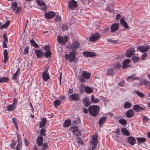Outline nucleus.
<instances>
[{"mask_svg": "<svg viewBox=\"0 0 150 150\" xmlns=\"http://www.w3.org/2000/svg\"><path fill=\"white\" fill-rule=\"evenodd\" d=\"M57 41L59 43L62 45L65 44L68 41L66 38L59 36L57 37Z\"/></svg>", "mask_w": 150, "mask_h": 150, "instance_id": "6", "label": "nucleus"}, {"mask_svg": "<svg viewBox=\"0 0 150 150\" xmlns=\"http://www.w3.org/2000/svg\"><path fill=\"white\" fill-rule=\"evenodd\" d=\"M19 71V69L18 68V69L16 73L14 74H12V79L16 82H17L18 81L17 78L20 74Z\"/></svg>", "mask_w": 150, "mask_h": 150, "instance_id": "13", "label": "nucleus"}, {"mask_svg": "<svg viewBox=\"0 0 150 150\" xmlns=\"http://www.w3.org/2000/svg\"><path fill=\"white\" fill-rule=\"evenodd\" d=\"M17 139L18 144L17 145L16 148V150H20V149L22 148V139L21 136L19 134H17Z\"/></svg>", "mask_w": 150, "mask_h": 150, "instance_id": "11", "label": "nucleus"}, {"mask_svg": "<svg viewBox=\"0 0 150 150\" xmlns=\"http://www.w3.org/2000/svg\"><path fill=\"white\" fill-rule=\"evenodd\" d=\"M30 42L31 43V45L33 47L35 48H38L39 46L36 43L35 41L33 40H30Z\"/></svg>", "mask_w": 150, "mask_h": 150, "instance_id": "42", "label": "nucleus"}, {"mask_svg": "<svg viewBox=\"0 0 150 150\" xmlns=\"http://www.w3.org/2000/svg\"><path fill=\"white\" fill-rule=\"evenodd\" d=\"M50 48V47L49 46L47 45L46 46H45L44 47V49L45 51H48L50 50L49 49Z\"/></svg>", "mask_w": 150, "mask_h": 150, "instance_id": "64", "label": "nucleus"}, {"mask_svg": "<svg viewBox=\"0 0 150 150\" xmlns=\"http://www.w3.org/2000/svg\"><path fill=\"white\" fill-rule=\"evenodd\" d=\"M8 80V79L6 77H0V83L7 82Z\"/></svg>", "mask_w": 150, "mask_h": 150, "instance_id": "45", "label": "nucleus"}, {"mask_svg": "<svg viewBox=\"0 0 150 150\" xmlns=\"http://www.w3.org/2000/svg\"><path fill=\"white\" fill-rule=\"evenodd\" d=\"M120 22L121 25L123 26L126 29H129L128 25L127 22L124 20L123 18H122L120 20Z\"/></svg>", "mask_w": 150, "mask_h": 150, "instance_id": "21", "label": "nucleus"}, {"mask_svg": "<svg viewBox=\"0 0 150 150\" xmlns=\"http://www.w3.org/2000/svg\"><path fill=\"white\" fill-rule=\"evenodd\" d=\"M122 133L125 135L129 136V131L125 128H122L121 129Z\"/></svg>", "mask_w": 150, "mask_h": 150, "instance_id": "31", "label": "nucleus"}, {"mask_svg": "<svg viewBox=\"0 0 150 150\" xmlns=\"http://www.w3.org/2000/svg\"><path fill=\"white\" fill-rule=\"evenodd\" d=\"M134 114V111L131 110H129L125 112L126 115L128 118H130L133 117Z\"/></svg>", "mask_w": 150, "mask_h": 150, "instance_id": "23", "label": "nucleus"}, {"mask_svg": "<svg viewBox=\"0 0 150 150\" xmlns=\"http://www.w3.org/2000/svg\"><path fill=\"white\" fill-rule=\"evenodd\" d=\"M137 139L139 144L143 143L146 141V139L144 138L143 137L137 138Z\"/></svg>", "mask_w": 150, "mask_h": 150, "instance_id": "32", "label": "nucleus"}, {"mask_svg": "<svg viewBox=\"0 0 150 150\" xmlns=\"http://www.w3.org/2000/svg\"><path fill=\"white\" fill-rule=\"evenodd\" d=\"M106 71V74L107 76H112L115 74V70L114 68H108Z\"/></svg>", "mask_w": 150, "mask_h": 150, "instance_id": "9", "label": "nucleus"}, {"mask_svg": "<svg viewBox=\"0 0 150 150\" xmlns=\"http://www.w3.org/2000/svg\"><path fill=\"white\" fill-rule=\"evenodd\" d=\"M54 106L56 108L61 104V102L59 100H56L53 102Z\"/></svg>", "mask_w": 150, "mask_h": 150, "instance_id": "35", "label": "nucleus"}, {"mask_svg": "<svg viewBox=\"0 0 150 150\" xmlns=\"http://www.w3.org/2000/svg\"><path fill=\"white\" fill-rule=\"evenodd\" d=\"M138 78L135 75H133L131 76H129L127 78V80H131L132 81H134L135 79H138Z\"/></svg>", "mask_w": 150, "mask_h": 150, "instance_id": "40", "label": "nucleus"}, {"mask_svg": "<svg viewBox=\"0 0 150 150\" xmlns=\"http://www.w3.org/2000/svg\"><path fill=\"white\" fill-rule=\"evenodd\" d=\"M115 68L114 69H119L121 66V65L119 63L117 62L115 63L114 65Z\"/></svg>", "mask_w": 150, "mask_h": 150, "instance_id": "48", "label": "nucleus"}, {"mask_svg": "<svg viewBox=\"0 0 150 150\" xmlns=\"http://www.w3.org/2000/svg\"><path fill=\"white\" fill-rule=\"evenodd\" d=\"M46 132V130L45 129L42 128L40 131V136H45V133Z\"/></svg>", "mask_w": 150, "mask_h": 150, "instance_id": "49", "label": "nucleus"}, {"mask_svg": "<svg viewBox=\"0 0 150 150\" xmlns=\"http://www.w3.org/2000/svg\"><path fill=\"white\" fill-rule=\"evenodd\" d=\"M3 54L4 56V59L3 62L6 63L8 60V53L6 49H5L3 52Z\"/></svg>", "mask_w": 150, "mask_h": 150, "instance_id": "26", "label": "nucleus"}, {"mask_svg": "<svg viewBox=\"0 0 150 150\" xmlns=\"http://www.w3.org/2000/svg\"><path fill=\"white\" fill-rule=\"evenodd\" d=\"M85 91L87 93H89L92 92L93 90L91 88L86 86L85 88Z\"/></svg>", "mask_w": 150, "mask_h": 150, "instance_id": "39", "label": "nucleus"}, {"mask_svg": "<svg viewBox=\"0 0 150 150\" xmlns=\"http://www.w3.org/2000/svg\"><path fill=\"white\" fill-rule=\"evenodd\" d=\"M100 37V35L98 33L93 34L89 38L91 42H93L98 40Z\"/></svg>", "mask_w": 150, "mask_h": 150, "instance_id": "5", "label": "nucleus"}, {"mask_svg": "<svg viewBox=\"0 0 150 150\" xmlns=\"http://www.w3.org/2000/svg\"><path fill=\"white\" fill-rule=\"evenodd\" d=\"M15 108L13 104L9 105L7 107V110L8 111H12Z\"/></svg>", "mask_w": 150, "mask_h": 150, "instance_id": "41", "label": "nucleus"}, {"mask_svg": "<svg viewBox=\"0 0 150 150\" xmlns=\"http://www.w3.org/2000/svg\"><path fill=\"white\" fill-rule=\"evenodd\" d=\"M68 28L67 26L66 25L64 24L62 25V28L63 30H64L67 29Z\"/></svg>", "mask_w": 150, "mask_h": 150, "instance_id": "63", "label": "nucleus"}, {"mask_svg": "<svg viewBox=\"0 0 150 150\" xmlns=\"http://www.w3.org/2000/svg\"><path fill=\"white\" fill-rule=\"evenodd\" d=\"M35 53L36 55L38 58H41L42 57L44 54V52L41 50H37Z\"/></svg>", "mask_w": 150, "mask_h": 150, "instance_id": "19", "label": "nucleus"}, {"mask_svg": "<svg viewBox=\"0 0 150 150\" xmlns=\"http://www.w3.org/2000/svg\"><path fill=\"white\" fill-rule=\"evenodd\" d=\"M107 117L106 116H103L99 119L98 121L99 125L100 126L104 124L106 121Z\"/></svg>", "mask_w": 150, "mask_h": 150, "instance_id": "25", "label": "nucleus"}, {"mask_svg": "<svg viewBox=\"0 0 150 150\" xmlns=\"http://www.w3.org/2000/svg\"><path fill=\"white\" fill-rule=\"evenodd\" d=\"M100 107L98 105H93L88 107V111L90 114L93 116L96 117L99 113Z\"/></svg>", "mask_w": 150, "mask_h": 150, "instance_id": "1", "label": "nucleus"}, {"mask_svg": "<svg viewBox=\"0 0 150 150\" xmlns=\"http://www.w3.org/2000/svg\"><path fill=\"white\" fill-rule=\"evenodd\" d=\"M43 139L42 136H39L37 139L36 142L38 145L40 146H42L43 144Z\"/></svg>", "mask_w": 150, "mask_h": 150, "instance_id": "18", "label": "nucleus"}, {"mask_svg": "<svg viewBox=\"0 0 150 150\" xmlns=\"http://www.w3.org/2000/svg\"><path fill=\"white\" fill-rule=\"evenodd\" d=\"M83 54L84 56L87 57H93L96 55V54L93 52L87 51L83 52Z\"/></svg>", "mask_w": 150, "mask_h": 150, "instance_id": "20", "label": "nucleus"}, {"mask_svg": "<svg viewBox=\"0 0 150 150\" xmlns=\"http://www.w3.org/2000/svg\"><path fill=\"white\" fill-rule=\"evenodd\" d=\"M74 134L77 136H79L81 135V131L79 130L74 133Z\"/></svg>", "mask_w": 150, "mask_h": 150, "instance_id": "60", "label": "nucleus"}, {"mask_svg": "<svg viewBox=\"0 0 150 150\" xmlns=\"http://www.w3.org/2000/svg\"><path fill=\"white\" fill-rule=\"evenodd\" d=\"M16 142L14 141H12L11 144L10 145V146L12 149H15V146L16 145Z\"/></svg>", "mask_w": 150, "mask_h": 150, "instance_id": "50", "label": "nucleus"}, {"mask_svg": "<svg viewBox=\"0 0 150 150\" xmlns=\"http://www.w3.org/2000/svg\"><path fill=\"white\" fill-rule=\"evenodd\" d=\"M140 58L139 57L133 56L132 57V60L134 63H137L139 60Z\"/></svg>", "mask_w": 150, "mask_h": 150, "instance_id": "44", "label": "nucleus"}, {"mask_svg": "<svg viewBox=\"0 0 150 150\" xmlns=\"http://www.w3.org/2000/svg\"><path fill=\"white\" fill-rule=\"evenodd\" d=\"M48 69L45 71H44L42 74V77L45 81H46L50 79V76L48 72Z\"/></svg>", "mask_w": 150, "mask_h": 150, "instance_id": "22", "label": "nucleus"}, {"mask_svg": "<svg viewBox=\"0 0 150 150\" xmlns=\"http://www.w3.org/2000/svg\"><path fill=\"white\" fill-rule=\"evenodd\" d=\"M80 43L79 42L76 40L74 41L68 47L70 49L73 50H76L79 47Z\"/></svg>", "mask_w": 150, "mask_h": 150, "instance_id": "3", "label": "nucleus"}, {"mask_svg": "<svg viewBox=\"0 0 150 150\" xmlns=\"http://www.w3.org/2000/svg\"><path fill=\"white\" fill-rule=\"evenodd\" d=\"M71 124V120L70 119L65 120L63 124V127H67L69 126Z\"/></svg>", "mask_w": 150, "mask_h": 150, "instance_id": "29", "label": "nucleus"}, {"mask_svg": "<svg viewBox=\"0 0 150 150\" xmlns=\"http://www.w3.org/2000/svg\"><path fill=\"white\" fill-rule=\"evenodd\" d=\"M36 1L40 6L45 5V2L42 0H36Z\"/></svg>", "mask_w": 150, "mask_h": 150, "instance_id": "43", "label": "nucleus"}, {"mask_svg": "<svg viewBox=\"0 0 150 150\" xmlns=\"http://www.w3.org/2000/svg\"><path fill=\"white\" fill-rule=\"evenodd\" d=\"M82 75L84 78L88 79L90 78L91 74L86 71H83L82 72Z\"/></svg>", "mask_w": 150, "mask_h": 150, "instance_id": "24", "label": "nucleus"}, {"mask_svg": "<svg viewBox=\"0 0 150 150\" xmlns=\"http://www.w3.org/2000/svg\"><path fill=\"white\" fill-rule=\"evenodd\" d=\"M107 41L109 42H110L113 43H116L117 42V40H114L111 39H108Z\"/></svg>", "mask_w": 150, "mask_h": 150, "instance_id": "62", "label": "nucleus"}, {"mask_svg": "<svg viewBox=\"0 0 150 150\" xmlns=\"http://www.w3.org/2000/svg\"><path fill=\"white\" fill-rule=\"evenodd\" d=\"M51 54V53L50 50H49L46 51L45 54V56L47 58H49L50 57Z\"/></svg>", "mask_w": 150, "mask_h": 150, "instance_id": "46", "label": "nucleus"}, {"mask_svg": "<svg viewBox=\"0 0 150 150\" xmlns=\"http://www.w3.org/2000/svg\"><path fill=\"white\" fill-rule=\"evenodd\" d=\"M141 85H143L146 86L147 88L150 90V82L145 79H142L140 80Z\"/></svg>", "mask_w": 150, "mask_h": 150, "instance_id": "10", "label": "nucleus"}, {"mask_svg": "<svg viewBox=\"0 0 150 150\" xmlns=\"http://www.w3.org/2000/svg\"><path fill=\"white\" fill-rule=\"evenodd\" d=\"M10 24V21H7L4 24L2 25L0 27V28L2 29L8 27Z\"/></svg>", "mask_w": 150, "mask_h": 150, "instance_id": "34", "label": "nucleus"}, {"mask_svg": "<svg viewBox=\"0 0 150 150\" xmlns=\"http://www.w3.org/2000/svg\"><path fill=\"white\" fill-rule=\"evenodd\" d=\"M76 51H73L69 53V54H66L64 57L66 60L69 59L70 62L74 61L76 54Z\"/></svg>", "mask_w": 150, "mask_h": 150, "instance_id": "2", "label": "nucleus"}, {"mask_svg": "<svg viewBox=\"0 0 150 150\" xmlns=\"http://www.w3.org/2000/svg\"><path fill=\"white\" fill-rule=\"evenodd\" d=\"M134 92L138 96L141 98H143L145 96V95L143 93L140 92L138 91L137 90H135Z\"/></svg>", "mask_w": 150, "mask_h": 150, "instance_id": "38", "label": "nucleus"}, {"mask_svg": "<svg viewBox=\"0 0 150 150\" xmlns=\"http://www.w3.org/2000/svg\"><path fill=\"white\" fill-rule=\"evenodd\" d=\"M76 140V141H77L79 144H81L82 145L83 144V142L81 138L77 137Z\"/></svg>", "mask_w": 150, "mask_h": 150, "instance_id": "53", "label": "nucleus"}, {"mask_svg": "<svg viewBox=\"0 0 150 150\" xmlns=\"http://www.w3.org/2000/svg\"><path fill=\"white\" fill-rule=\"evenodd\" d=\"M127 142L132 145H133L136 143V140L132 137H129L127 138Z\"/></svg>", "mask_w": 150, "mask_h": 150, "instance_id": "16", "label": "nucleus"}, {"mask_svg": "<svg viewBox=\"0 0 150 150\" xmlns=\"http://www.w3.org/2000/svg\"><path fill=\"white\" fill-rule=\"evenodd\" d=\"M91 101L94 103H98L100 101L99 99L95 98L93 95H92L91 96Z\"/></svg>", "mask_w": 150, "mask_h": 150, "instance_id": "36", "label": "nucleus"}, {"mask_svg": "<svg viewBox=\"0 0 150 150\" xmlns=\"http://www.w3.org/2000/svg\"><path fill=\"white\" fill-rule=\"evenodd\" d=\"M28 47H26L24 51V53L25 54H27L28 53Z\"/></svg>", "mask_w": 150, "mask_h": 150, "instance_id": "58", "label": "nucleus"}, {"mask_svg": "<svg viewBox=\"0 0 150 150\" xmlns=\"http://www.w3.org/2000/svg\"><path fill=\"white\" fill-rule=\"evenodd\" d=\"M46 123V118H42V121L40 124L39 127L40 128L44 127Z\"/></svg>", "mask_w": 150, "mask_h": 150, "instance_id": "30", "label": "nucleus"}, {"mask_svg": "<svg viewBox=\"0 0 150 150\" xmlns=\"http://www.w3.org/2000/svg\"><path fill=\"white\" fill-rule=\"evenodd\" d=\"M119 122L120 124L125 125L127 124V121H126L123 119H122L119 120Z\"/></svg>", "mask_w": 150, "mask_h": 150, "instance_id": "47", "label": "nucleus"}, {"mask_svg": "<svg viewBox=\"0 0 150 150\" xmlns=\"http://www.w3.org/2000/svg\"><path fill=\"white\" fill-rule=\"evenodd\" d=\"M55 15V13L52 11L47 12L45 14V17L47 19H51L54 18Z\"/></svg>", "mask_w": 150, "mask_h": 150, "instance_id": "14", "label": "nucleus"}, {"mask_svg": "<svg viewBox=\"0 0 150 150\" xmlns=\"http://www.w3.org/2000/svg\"><path fill=\"white\" fill-rule=\"evenodd\" d=\"M147 55L146 53L143 54L141 57V59L143 61L145 59L146 57H147Z\"/></svg>", "mask_w": 150, "mask_h": 150, "instance_id": "56", "label": "nucleus"}, {"mask_svg": "<svg viewBox=\"0 0 150 150\" xmlns=\"http://www.w3.org/2000/svg\"><path fill=\"white\" fill-rule=\"evenodd\" d=\"M68 8L71 10H73L77 7V2L74 0H71L68 4Z\"/></svg>", "mask_w": 150, "mask_h": 150, "instance_id": "4", "label": "nucleus"}, {"mask_svg": "<svg viewBox=\"0 0 150 150\" xmlns=\"http://www.w3.org/2000/svg\"><path fill=\"white\" fill-rule=\"evenodd\" d=\"M83 103L85 106L88 107L91 103L90 101L87 98H84L83 100Z\"/></svg>", "mask_w": 150, "mask_h": 150, "instance_id": "27", "label": "nucleus"}, {"mask_svg": "<svg viewBox=\"0 0 150 150\" xmlns=\"http://www.w3.org/2000/svg\"><path fill=\"white\" fill-rule=\"evenodd\" d=\"M137 48L138 50L142 52H144L147 51L149 49V46L145 47L143 46H138Z\"/></svg>", "mask_w": 150, "mask_h": 150, "instance_id": "15", "label": "nucleus"}, {"mask_svg": "<svg viewBox=\"0 0 150 150\" xmlns=\"http://www.w3.org/2000/svg\"><path fill=\"white\" fill-rule=\"evenodd\" d=\"M133 109L136 112H138L144 110V108L140 107L138 105H135L134 106Z\"/></svg>", "mask_w": 150, "mask_h": 150, "instance_id": "28", "label": "nucleus"}, {"mask_svg": "<svg viewBox=\"0 0 150 150\" xmlns=\"http://www.w3.org/2000/svg\"><path fill=\"white\" fill-rule=\"evenodd\" d=\"M119 24L117 23H114L110 26L111 31L112 33H114L117 31L118 29Z\"/></svg>", "mask_w": 150, "mask_h": 150, "instance_id": "7", "label": "nucleus"}, {"mask_svg": "<svg viewBox=\"0 0 150 150\" xmlns=\"http://www.w3.org/2000/svg\"><path fill=\"white\" fill-rule=\"evenodd\" d=\"M132 106L131 104L128 102H126L124 103V107L126 108H130Z\"/></svg>", "mask_w": 150, "mask_h": 150, "instance_id": "37", "label": "nucleus"}, {"mask_svg": "<svg viewBox=\"0 0 150 150\" xmlns=\"http://www.w3.org/2000/svg\"><path fill=\"white\" fill-rule=\"evenodd\" d=\"M130 62V60L129 59H126L123 62V64L122 66V68H125V63H126L127 64H129Z\"/></svg>", "mask_w": 150, "mask_h": 150, "instance_id": "51", "label": "nucleus"}, {"mask_svg": "<svg viewBox=\"0 0 150 150\" xmlns=\"http://www.w3.org/2000/svg\"><path fill=\"white\" fill-rule=\"evenodd\" d=\"M98 140L97 137L93 136L92 140L91 141V144L92 145L91 148L95 149L97 144Z\"/></svg>", "mask_w": 150, "mask_h": 150, "instance_id": "8", "label": "nucleus"}, {"mask_svg": "<svg viewBox=\"0 0 150 150\" xmlns=\"http://www.w3.org/2000/svg\"><path fill=\"white\" fill-rule=\"evenodd\" d=\"M3 37L4 39V41H8V39L7 37V35L5 33H4L3 34Z\"/></svg>", "mask_w": 150, "mask_h": 150, "instance_id": "57", "label": "nucleus"}, {"mask_svg": "<svg viewBox=\"0 0 150 150\" xmlns=\"http://www.w3.org/2000/svg\"><path fill=\"white\" fill-rule=\"evenodd\" d=\"M61 19V18L60 16L58 15H57L54 19V20L55 21L57 22L60 21Z\"/></svg>", "mask_w": 150, "mask_h": 150, "instance_id": "55", "label": "nucleus"}, {"mask_svg": "<svg viewBox=\"0 0 150 150\" xmlns=\"http://www.w3.org/2000/svg\"><path fill=\"white\" fill-rule=\"evenodd\" d=\"M42 150H45V149H47L48 148V146L47 143H44L42 145Z\"/></svg>", "mask_w": 150, "mask_h": 150, "instance_id": "54", "label": "nucleus"}, {"mask_svg": "<svg viewBox=\"0 0 150 150\" xmlns=\"http://www.w3.org/2000/svg\"><path fill=\"white\" fill-rule=\"evenodd\" d=\"M69 130L74 134L78 130V127L77 126H74L71 127L69 129Z\"/></svg>", "mask_w": 150, "mask_h": 150, "instance_id": "33", "label": "nucleus"}, {"mask_svg": "<svg viewBox=\"0 0 150 150\" xmlns=\"http://www.w3.org/2000/svg\"><path fill=\"white\" fill-rule=\"evenodd\" d=\"M143 120L144 122H147L149 120V119L146 116H144L143 117Z\"/></svg>", "mask_w": 150, "mask_h": 150, "instance_id": "59", "label": "nucleus"}, {"mask_svg": "<svg viewBox=\"0 0 150 150\" xmlns=\"http://www.w3.org/2000/svg\"><path fill=\"white\" fill-rule=\"evenodd\" d=\"M70 100L78 101L79 100V98L78 94L77 93L74 94L70 95L69 97Z\"/></svg>", "mask_w": 150, "mask_h": 150, "instance_id": "12", "label": "nucleus"}, {"mask_svg": "<svg viewBox=\"0 0 150 150\" xmlns=\"http://www.w3.org/2000/svg\"><path fill=\"white\" fill-rule=\"evenodd\" d=\"M134 52V49L131 48L128 49L126 53V56L128 57H130L132 56Z\"/></svg>", "mask_w": 150, "mask_h": 150, "instance_id": "17", "label": "nucleus"}, {"mask_svg": "<svg viewBox=\"0 0 150 150\" xmlns=\"http://www.w3.org/2000/svg\"><path fill=\"white\" fill-rule=\"evenodd\" d=\"M85 78L83 76H80L79 77V79L80 80V81L81 82H84L85 81Z\"/></svg>", "mask_w": 150, "mask_h": 150, "instance_id": "61", "label": "nucleus"}, {"mask_svg": "<svg viewBox=\"0 0 150 150\" xmlns=\"http://www.w3.org/2000/svg\"><path fill=\"white\" fill-rule=\"evenodd\" d=\"M17 6V3L16 2H15L12 4L11 7L13 10H14Z\"/></svg>", "mask_w": 150, "mask_h": 150, "instance_id": "52", "label": "nucleus"}]
</instances>
